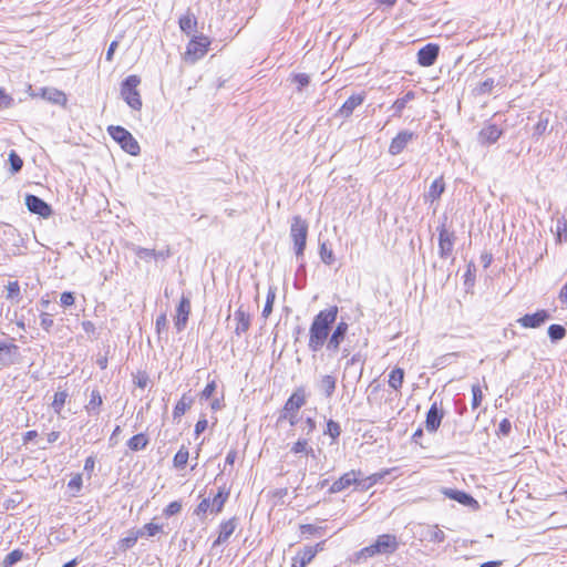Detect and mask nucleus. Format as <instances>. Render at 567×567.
<instances>
[{"instance_id": "nucleus-2", "label": "nucleus", "mask_w": 567, "mask_h": 567, "mask_svg": "<svg viewBox=\"0 0 567 567\" xmlns=\"http://www.w3.org/2000/svg\"><path fill=\"white\" fill-rule=\"evenodd\" d=\"M361 474L362 473L360 471L353 470L343 474L339 480L332 483V485L329 488V492L331 494H336L348 488L353 484H357L361 489H368L372 485L377 484L379 481L383 480L389 474V471L374 473L364 480L360 478Z\"/></svg>"}, {"instance_id": "nucleus-1", "label": "nucleus", "mask_w": 567, "mask_h": 567, "mask_svg": "<svg viewBox=\"0 0 567 567\" xmlns=\"http://www.w3.org/2000/svg\"><path fill=\"white\" fill-rule=\"evenodd\" d=\"M338 317V307L331 306L319 311L309 328L308 348L312 353L319 352L328 343L332 324Z\"/></svg>"}, {"instance_id": "nucleus-7", "label": "nucleus", "mask_w": 567, "mask_h": 567, "mask_svg": "<svg viewBox=\"0 0 567 567\" xmlns=\"http://www.w3.org/2000/svg\"><path fill=\"white\" fill-rule=\"evenodd\" d=\"M209 44L210 41L207 37H194L187 44L186 56L190 58L193 62L203 58L206 54Z\"/></svg>"}, {"instance_id": "nucleus-40", "label": "nucleus", "mask_w": 567, "mask_h": 567, "mask_svg": "<svg viewBox=\"0 0 567 567\" xmlns=\"http://www.w3.org/2000/svg\"><path fill=\"white\" fill-rule=\"evenodd\" d=\"M10 171L12 174H17L22 169L23 161L16 151H11L9 154Z\"/></svg>"}, {"instance_id": "nucleus-22", "label": "nucleus", "mask_w": 567, "mask_h": 567, "mask_svg": "<svg viewBox=\"0 0 567 567\" xmlns=\"http://www.w3.org/2000/svg\"><path fill=\"white\" fill-rule=\"evenodd\" d=\"M365 99L364 94H353L351 95L340 107L339 113L344 116L349 117L353 110L361 105Z\"/></svg>"}, {"instance_id": "nucleus-42", "label": "nucleus", "mask_w": 567, "mask_h": 567, "mask_svg": "<svg viewBox=\"0 0 567 567\" xmlns=\"http://www.w3.org/2000/svg\"><path fill=\"white\" fill-rule=\"evenodd\" d=\"M47 99L55 104L64 105L66 103V95L59 90H50L44 93Z\"/></svg>"}, {"instance_id": "nucleus-43", "label": "nucleus", "mask_w": 567, "mask_h": 567, "mask_svg": "<svg viewBox=\"0 0 567 567\" xmlns=\"http://www.w3.org/2000/svg\"><path fill=\"white\" fill-rule=\"evenodd\" d=\"M66 398H68L66 391H58V392H55L54 398H53V402H52V408H53V410L56 413L61 412L62 408L65 404Z\"/></svg>"}, {"instance_id": "nucleus-4", "label": "nucleus", "mask_w": 567, "mask_h": 567, "mask_svg": "<svg viewBox=\"0 0 567 567\" xmlns=\"http://www.w3.org/2000/svg\"><path fill=\"white\" fill-rule=\"evenodd\" d=\"M398 542L394 535L383 534L378 536L374 544L362 548L359 551L360 557H372L377 554H391L398 549Z\"/></svg>"}, {"instance_id": "nucleus-37", "label": "nucleus", "mask_w": 567, "mask_h": 567, "mask_svg": "<svg viewBox=\"0 0 567 567\" xmlns=\"http://www.w3.org/2000/svg\"><path fill=\"white\" fill-rule=\"evenodd\" d=\"M102 396L97 390H93L90 395V401L87 405L85 406L89 413L99 411L100 406L102 405Z\"/></svg>"}, {"instance_id": "nucleus-24", "label": "nucleus", "mask_w": 567, "mask_h": 567, "mask_svg": "<svg viewBox=\"0 0 567 567\" xmlns=\"http://www.w3.org/2000/svg\"><path fill=\"white\" fill-rule=\"evenodd\" d=\"M337 385V379L333 375L327 374L321 377L318 382L319 390L324 394L326 398H331L334 393Z\"/></svg>"}, {"instance_id": "nucleus-28", "label": "nucleus", "mask_w": 567, "mask_h": 567, "mask_svg": "<svg viewBox=\"0 0 567 567\" xmlns=\"http://www.w3.org/2000/svg\"><path fill=\"white\" fill-rule=\"evenodd\" d=\"M444 189H445V184H444L443 178L439 177V178L434 179L429 188V192L425 195V199L430 200V202L436 200L437 198H440V196L442 195Z\"/></svg>"}, {"instance_id": "nucleus-16", "label": "nucleus", "mask_w": 567, "mask_h": 567, "mask_svg": "<svg viewBox=\"0 0 567 567\" xmlns=\"http://www.w3.org/2000/svg\"><path fill=\"white\" fill-rule=\"evenodd\" d=\"M175 328L177 331H183L186 328L188 317L190 313V300L186 296H182L179 305L176 309Z\"/></svg>"}, {"instance_id": "nucleus-15", "label": "nucleus", "mask_w": 567, "mask_h": 567, "mask_svg": "<svg viewBox=\"0 0 567 567\" xmlns=\"http://www.w3.org/2000/svg\"><path fill=\"white\" fill-rule=\"evenodd\" d=\"M19 360V347L14 343L0 341V364L8 367L17 363Z\"/></svg>"}, {"instance_id": "nucleus-11", "label": "nucleus", "mask_w": 567, "mask_h": 567, "mask_svg": "<svg viewBox=\"0 0 567 567\" xmlns=\"http://www.w3.org/2000/svg\"><path fill=\"white\" fill-rule=\"evenodd\" d=\"M440 47L435 43H427L417 51V63L421 66L433 65L439 56Z\"/></svg>"}, {"instance_id": "nucleus-25", "label": "nucleus", "mask_w": 567, "mask_h": 567, "mask_svg": "<svg viewBox=\"0 0 567 567\" xmlns=\"http://www.w3.org/2000/svg\"><path fill=\"white\" fill-rule=\"evenodd\" d=\"M423 539L432 543H442L445 539V534L436 525L426 526L422 532Z\"/></svg>"}, {"instance_id": "nucleus-9", "label": "nucleus", "mask_w": 567, "mask_h": 567, "mask_svg": "<svg viewBox=\"0 0 567 567\" xmlns=\"http://www.w3.org/2000/svg\"><path fill=\"white\" fill-rule=\"evenodd\" d=\"M25 205L32 214H37L43 218H48L52 214L51 206L35 195H27Z\"/></svg>"}, {"instance_id": "nucleus-48", "label": "nucleus", "mask_w": 567, "mask_h": 567, "mask_svg": "<svg viewBox=\"0 0 567 567\" xmlns=\"http://www.w3.org/2000/svg\"><path fill=\"white\" fill-rule=\"evenodd\" d=\"M14 100L3 89L0 87V110H7L12 107Z\"/></svg>"}, {"instance_id": "nucleus-21", "label": "nucleus", "mask_w": 567, "mask_h": 567, "mask_svg": "<svg viewBox=\"0 0 567 567\" xmlns=\"http://www.w3.org/2000/svg\"><path fill=\"white\" fill-rule=\"evenodd\" d=\"M236 529V519L231 518L220 524V530L217 539L214 542L213 546H218L228 540V538L233 535Z\"/></svg>"}, {"instance_id": "nucleus-52", "label": "nucleus", "mask_w": 567, "mask_h": 567, "mask_svg": "<svg viewBox=\"0 0 567 567\" xmlns=\"http://www.w3.org/2000/svg\"><path fill=\"white\" fill-rule=\"evenodd\" d=\"M557 236L560 243L567 239V223L564 218L557 220Z\"/></svg>"}, {"instance_id": "nucleus-44", "label": "nucleus", "mask_w": 567, "mask_h": 567, "mask_svg": "<svg viewBox=\"0 0 567 567\" xmlns=\"http://www.w3.org/2000/svg\"><path fill=\"white\" fill-rule=\"evenodd\" d=\"M132 250L140 259H143L146 261L151 260L156 255V250L144 248L141 246H133Z\"/></svg>"}, {"instance_id": "nucleus-58", "label": "nucleus", "mask_w": 567, "mask_h": 567, "mask_svg": "<svg viewBox=\"0 0 567 567\" xmlns=\"http://www.w3.org/2000/svg\"><path fill=\"white\" fill-rule=\"evenodd\" d=\"M40 319H41V321H40L41 327L45 331H50V329L53 326V320H52L51 316L49 313L43 312V313H41Z\"/></svg>"}, {"instance_id": "nucleus-34", "label": "nucleus", "mask_w": 567, "mask_h": 567, "mask_svg": "<svg viewBox=\"0 0 567 567\" xmlns=\"http://www.w3.org/2000/svg\"><path fill=\"white\" fill-rule=\"evenodd\" d=\"M319 255L321 261L328 266H331L336 261L334 254L332 249L328 247V244L326 241L320 243Z\"/></svg>"}, {"instance_id": "nucleus-38", "label": "nucleus", "mask_w": 567, "mask_h": 567, "mask_svg": "<svg viewBox=\"0 0 567 567\" xmlns=\"http://www.w3.org/2000/svg\"><path fill=\"white\" fill-rule=\"evenodd\" d=\"M22 557L23 551L21 549H14L4 557L2 567H12L14 564L20 561Z\"/></svg>"}, {"instance_id": "nucleus-30", "label": "nucleus", "mask_w": 567, "mask_h": 567, "mask_svg": "<svg viewBox=\"0 0 567 567\" xmlns=\"http://www.w3.org/2000/svg\"><path fill=\"white\" fill-rule=\"evenodd\" d=\"M142 536H143L142 530H130L127 536H125L124 538L118 540V548L122 551H125V550L132 548L133 546H135L138 537H142Z\"/></svg>"}, {"instance_id": "nucleus-19", "label": "nucleus", "mask_w": 567, "mask_h": 567, "mask_svg": "<svg viewBox=\"0 0 567 567\" xmlns=\"http://www.w3.org/2000/svg\"><path fill=\"white\" fill-rule=\"evenodd\" d=\"M234 319L236 321L235 333L240 337L246 333L250 328V315L244 310V307L240 306L234 313Z\"/></svg>"}, {"instance_id": "nucleus-54", "label": "nucleus", "mask_w": 567, "mask_h": 567, "mask_svg": "<svg viewBox=\"0 0 567 567\" xmlns=\"http://www.w3.org/2000/svg\"><path fill=\"white\" fill-rule=\"evenodd\" d=\"M494 86V80L493 79H486L483 82H481L477 86V93L478 94H486L492 91Z\"/></svg>"}, {"instance_id": "nucleus-18", "label": "nucleus", "mask_w": 567, "mask_h": 567, "mask_svg": "<svg viewBox=\"0 0 567 567\" xmlns=\"http://www.w3.org/2000/svg\"><path fill=\"white\" fill-rule=\"evenodd\" d=\"M306 404V394L303 388H298L286 401L284 410L286 412H298Z\"/></svg>"}, {"instance_id": "nucleus-10", "label": "nucleus", "mask_w": 567, "mask_h": 567, "mask_svg": "<svg viewBox=\"0 0 567 567\" xmlns=\"http://www.w3.org/2000/svg\"><path fill=\"white\" fill-rule=\"evenodd\" d=\"M550 319V315L547 310H538L535 313H527L523 317H520L517 322L523 328H539L543 326L547 320Z\"/></svg>"}, {"instance_id": "nucleus-3", "label": "nucleus", "mask_w": 567, "mask_h": 567, "mask_svg": "<svg viewBox=\"0 0 567 567\" xmlns=\"http://www.w3.org/2000/svg\"><path fill=\"white\" fill-rule=\"evenodd\" d=\"M309 224L301 216H293L290 224V238L293 243V250L298 260H302L307 237H308Z\"/></svg>"}, {"instance_id": "nucleus-31", "label": "nucleus", "mask_w": 567, "mask_h": 567, "mask_svg": "<svg viewBox=\"0 0 567 567\" xmlns=\"http://www.w3.org/2000/svg\"><path fill=\"white\" fill-rule=\"evenodd\" d=\"M549 116H550L549 111H543L539 114L538 122L536 123V125L534 127V133H533L534 137L538 138L539 136H542L543 134L546 133V131L548 128V124H549Z\"/></svg>"}, {"instance_id": "nucleus-39", "label": "nucleus", "mask_w": 567, "mask_h": 567, "mask_svg": "<svg viewBox=\"0 0 567 567\" xmlns=\"http://www.w3.org/2000/svg\"><path fill=\"white\" fill-rule=\"evenodd\" d=\"M188 457V451L185 447L179 449L173 460L174 466L177 468H184L187 464Z\"/></svg>"}, {"instance_id": "nucleus-14", "label": "nucleus", "mask_w": 567, "mask_h": 567, "mask_svg": "<svg viewBox=\"0 0 567 567\" xmlns=\"http://www.w3.org/2000/svg\"><path fill=\"white\" fill-rule=\"evenodd\" d=\"M349 326L346 321H340L333 329L331 336L329 337L328 343H327V350L330 352H337L340 348V344L343 342L347 332H348Z\"/></svg>"}, {"instance_id": "nucleus-5", "label": "nucleus", "mask_w": 567, "mask_h": 567, "mask_svg": "<svg viewBox=\"0 0 567 567\" xmlns=\"http://www.w3.org/2000/svg\"><path fill=\"white\" fill-rule=\"evenodd\" d=\"M141 83V79L137 75H128L121 84V95L126 104L135 110L142 109V100L137 86Z\"/></svg>"}, {"instance_id": "nucleus-29", "label": "nucleus", "mask_w": 567, "mask_h": 567, "mask_svg": "<svg viewBox=\"0 0 567 567\" xmlns=\"http://www.w3.org/2000/svg\"><path fill=\"white\" fill-rule=\"evenodd\" d=\"M444 494L451 498V499H454L456 502H458L460 504L462 505H472V504H476V501L467 493L465 492H461V491H455V489H445L444 491Z\"/></svg>"}, {"instance_id": "nucleus-50", "label": "nucleus", "mask_w": 567, "mask_h": 567, "mask_svg": "<svg viewBox=\"0 0 567 567\" xmlns=\"http://www.w3.org/2000/svg\"><path fill=\"white\" fill-rule=\"evenodd\" d=\"M8 290V299H19L20 298V286L18 281H10L7 286Z\"/></svg>"}, {"instance_id": "nucleus-56", "label": "nucleus", "mask_w": 567, "mask_h": 567, "mask_svg": "<svg viewBox=\"0 0 567 567\" xmlns=\"http://www.w3.org/2000/svg\"><path fill=\"white\" fill-rule=\"evenodd\" d=\"M215 390H216V382L215 381H212V382L207 383V385L205 386V389L200 393V399L202 400H208L214 394Z\"/></svg>"}, {"instance_id": "nucleus-33", "label": "nucleus", "mask_w": 567, "mask_h": 567, "mask_svg": "<svg viewBox=\"0 0 567 567\" xmlns=\"http://www.w3.org/2000/svg\"><path fill=\"white\" fill-rule=\"evenodd\" d=\"M404 380V371L401 368H394L389 375V385L394 389L399 390L402 386Z\"/></svg>"}, {"instance_id": "nucleus-13", "label": "nucleus", "mask_w": 567, "mask_h": 567, "mask_svg": "<svg viewBox=\"0 0 567 567\" xmlns=\"http://www.w3.org/2000/svg\"><path fill=\"white\" fill-rule=\"evenodd\" d=\"M319 550H322V543L316 546H306L292 558L291 567H306L316 557Z\"/></svg>"}, {"instance_id": "nucleus-23", "label": "nucleus", "mask_w": 567, "mask_h": 567, "mask_svg": "<svg viewBox=\"0 0 567 567\" xmlns=\"http://www.w3.org/2000/svg\"><path fill=\"white\" fill-rule=\"evenodd\" d=\"M415 96L416 94L414 91H408L403 96L398 97L391 105V110H393V116L401 117L403 110L411 101L415 100Z\"/></svg>"}, {"instance_id": "nucleus-6", "label": "nucleus", "mask_w": 567, "mask_h": 567, "mask_svg": "<svg viewBox=\"0 0 567 567\" xmlns=\"http://www.w3.org/2000/svg\"><path fill=\"white\" fill-rule=\"evenodd\" d=\"M111 137L117 142L121 147L131 155H137L141 151L137 141L133 135L122 126H110L107 128Z\"/></svg>"}, {"instance_id": "nucleus-20", "label": "nucleus", "mask_w": 567, "mask_h": 567, "mask_svg": "<svg viewBox=\"0 0 567 567\" xmlns=\"http://www.w3.org/2000/svg\"><path fill=\"white\" fill-rule=\"evenodd\" d=\"M503 131L496 124H487L480 132V140L482 143L493 144L495 143Z\"/></svg>"}, {"instance_id": "nucleus-47", "label": "nucleus", "mask_w": 567, "mask_h": 567, "mask_svg": "<svg viewBox=\"0 0 567 567\" xmlns=\"http://www.w3.org/2000/svg\"><path fill=\"white\" fill-rule=\"evenodd\" d=\"M483 400V393L480 384L472 385V409H477Z\"/></svg>"}, {"instance_id": "nucleus-60", "label": "nucleus", "mask_w": 567, "mask_h": 567, "mask_svg": "<svg viewBox=\"0 0 567 567\" xmlns=\"http://www.w3.org/2000/svg\"><path fill=\"white\" fill-rule=\"evenodd\" d=\"M210 507V501L209 498H204L198 505L197 507L195 508V514L196 515H204L206 514V512L208 511V508Z\"/></svg>"}, {"instance_id": "nucleus-26", "label": "nucleus", "mask_w": 567, "mask_h": 567, "mask_svg": "<svg viewBox=\"0 0 567 567\" xmlns=\"http://www.w3.org/2000/svg\"><path fill=\"white\" fill-rule=\"evenodd\" d=\"M178 24L182 32L189 34L195 31L197 20L195 16L189 10H187V12L179 18Z\"/></svg>"}, {"instance_id": "nucleus-17", "label": "nucleus", "mask_w": 567, "mask_h": 567, "mask_svg": "<svg viewBox=\"0 0 567 567\" xmlns=\"http://www.w3.org/2000/svg\"><path fill=\"white\" fill-rule=\"evenodd\" d=\"M444 413L439 409L437 403L434 402L426 413L425 427L429 432H436L441 425Z\"/></svg>"}, {"instance_id": "nucleus-12", "label": "nucleus", "mask_w": 567, "mask_h": 567, "mask_svg": "<svg viewBox=\"0 0 567 567\" xmlns=\"http://www.w3.org/2000/svg\"><path fill=\"white\" fill-rule=\"evenodd\" d=\"M454 234L449 231L445 225L439 227V254L442 258H447L453 250Z\"/></svg>"}, {"instance_id": "nucleus-41", "label": "nucleus", "mask_w": 567, "mask_h": 567, "mask_svg": "<svg viewBox=\"0 0 567 567\" xmlns=\"http://www.w3.org/2000/svg\"><path fill=\"white\" fill-rule=\"evenodd\" d=\"M192 400L186 401V398L183 396L175 405L173 411V417L178 419L185 414V412L190 408Z\"/></svg>"}, {"instance_id": "nucleus-27", "label": "nucleus", "mask_w": 567, "mask_h": 567, "mask_svg": "<svg viewBox=\"0 0 567 567\" xmlns=\"http://www.w3.org/2000/svg\"><path fill=\"white\" fill-rule=\"evenodd\" d=\"M229 488L226 486H221L218 489V493L215 495L213 502H212V512L219 513L221 512L226 501L229 497Z\"/></svg>"}, {"instance_id": "nucleus-62", "label": "nucleus", "mask_w": 567, "mask_h": 567, "mask_svg": "<svg viewBox=\"0 0 567 567\" xmlns=\"http://www.w3.org/2000/svg\"><path fill=\"white\" fill-rule=\"evenodd\" d=\"M68 486L72 489L79 491L82 486V477L80 474L72 477L68 484Z\"/></svg>"}, {"instance_id": "nucleus-57", "label": "nucleus", "mask_w": 567, "mask_h": 567, "mask_svg": "<svg viewBox=\"0 0 567 567\" xmlns=\"http://www.w3.org/2000/svg\"><path fill=\"white\" fill-rule=\"evenodd\" d=\"M297 413L298 412H286V411H282V413L280 414L279 416V421L281 420H287L289 422V424L291 426L296 425L297 422H298V419H297Z\"/></svg>"}, {"instance_id": "nucleus-61", "label": "nucleus", "mask_w": 567, "mask_h": 567, "mask_svg": "<svg viewBox=\"0 0 567 567\" xmlns=\"http://www.w3.org/2000/svg\"><path fill=\"white\" fill-rule=\"evenodd\" d=\"M156 330L159 333L163 329L167 327V318L165 313L157 316L155 321Z\"/></svg>"}, {"instance_id": "nucleus-59", "label": "nucleus", "mask_w": 567, "mask_h": 567, "mask_svg": "<svg viewBox=\"0 0 567 567\" xmlns=\"http://www.w3.org/2000/svg\"><path fill=\"white\" fill-rule=\"evenodd\" d=\"M511 430H512V424H511L509 420H507V419L502 420L498 425V434L507 436L511 433Z\"/></svg>"}, {"instance_id": "nucleus-46", "label": "nucleus", "mask_w": 567, "mask_h": 567, "mask_svg": "<svg viewBox=\"0 0 567 567\" xmlns=\"http://www.w3.org/2000/svg\"><path fill=\"white\" fill-rule=\"evenodd\" d=\"M324 433L328 434L331 439L336 440L341 434V427L338 422L329 420L327 422V430Z\"/></svg>"}, {"instance_id": "nucleus-63", "label": "nucleus", "mask_w": 567, "mask_h": 567, "mask_svg": "<svg viewBox=\"0 0 567 567\" xmlns=\"http://www.w3.org/2000/svg\"><path fill=\"white\" fill-rule=\"evenodd\" d=\"M236 458H237V451L235 449H231L226 455L224 471L226 470L227 465H230V466L234 465Z\"/></svg>"}, {"instance_id": "nucleus-55", "label": "nucleus", "mask_w": 567, "mask_h": 567, "mask_svg": "<svg viewBox=\"0 0 567 567\" xmlns=\"http://www.w3.org/2000/svg\"><path fill=\"white\" fill-rule=\"evenodd\" d=\"M75 302L74 293L71 291H64L61 293L60 303L63 307H71Z\"/></svg>"}, {"instance_id": "nucleus-35", "label": "nucleus", "mask_w": 567, "mask_h": 567, "mask_svg": "<svg viewBox=\"0 0 567 567\" xmlns=\"http://www.w3.org/2000/svg\"><path fill=\"white\" fill-rule=\"evenodd\" d=\"M290 452L293 454H306V455H313L315 451L309 445L307 439H299L290 449Z\"/></svg>"}, {"instance_id": "nucleus-51", "label": "nucleus", "mask_w": 567, "mask_h": 567, "mask_svg": "<svg viewBox=\"0 0 567 567\" xmlns=\"http://www.w3.org/2000/svg\"><path fill=\"white\" fill-rule=\"evenodd\" d=\"M141 530L143 532V536L147 535L148 537H153L157 533L162 532V526L154 523H148L145 524Z\"/></svg>"}, {"instance_id": "nucleus-45", "label": "nucleus", "mask_w": 567, "mask_h": 567, "mask_svg": "<svg viewBox=\"0 0 567 567\" xmlns=\"http://www.w3.org/2000/svg\"><path fill=\"white\" fill-rule=\"evenodd\" d=\"M276 298V288L270 287L267 293L266 303L262 309V316L268 317L272 311L274 301Z\"/></svg>"}, {"instance_id": "nucleus-49", "label": "nucleus", "mask_w": 567, "mask_h": 567, "mask_svg": "<svg viewBox=\"0 0 567 567\" xmlns=\"http://www.w3.org/2000/svg\"><path fill=\"white\" fill-rule=\"evenodd\" d=\"M292 82L297 84L298 91H301L310 82L309 75L306 73H297L292 78Z\"/></svg>"}, {"instance_id": "nucleus-36", "label": "nucleus", "mask_w": 567, "mask_h": 567, "mask_svg": "<svg viewBox=\"0 0 567 567\" xmlns=\"http://www.w3.org/2000/svg\"><path fill=\"white\" fill-rule=\"evenodd\" d=\"M548 337L551 342H558L566 337V329L561 324H550L548 327Z\"/></svg>"}, {"instance_id": "nucleus-64", "label": "nucleus", "mask_w": 567, "mask_h": 567, "mask_svg": "<svg viewBox=\"0 0 567 567\" xmlns=\"http://www.w3.org/2000/svg\"><path fill=\"white\" fill-rule=\"evenodd\" d=\"M207 420L205 417L199 419L197 423L195 424V434L199 435L207 429Z\"/></svg>"}, {"instance_id": "nucleus-8", "label": "nucleus", "mask_w": 567, "mask_h": 567, "mask_svg": "<svg viewBox=\"0 0 567 567\" xmlns=\"http://www.w3.org/2000/svg\"><path fill=\"white\" fill-rule=\"evenodd\" d=\"M414 138H416V134L414 132L408 130L399 132L390 143L389 153L391 155H399Z\"/></svg>"}, {"instance_id": "nucleus-32", "label": "nucleus", "mask_w": 567, "mask_h": 567, "mask_svg": "<svg viewBox=\"0 0 567 567\" xmlns=\"http://www.w3.org/2000/svg\"><path fill=\"white\" fill-rule=\"evenodd\" d=\"M147 444L148 439L144 433H138L132 436L127 442L128 449L134 452L144 450L147 446Z\"/></svg>"}, {"instance_id": "nucleus-53", "label": "nucleus", "mask_w": 567, "mask_h": 567, "mask_svg": "<svg viewBox=\"0 0 567 567\" xmlns=\"http://www.w3.org/2000/svg\"><path fill=\"white\" fill-rule=\"evenodd\" d=\"M181 511H182V503L177 502V501H174V502L169 503L164 508V515L169 517V516L178 514Z\"/></svg>"}]
</instances>
